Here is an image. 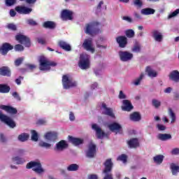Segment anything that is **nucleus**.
<instances>
[{
  "instance_id": "f257e3e1",
  "label": "nucleus",
  "mask_w": 179,
  "mask_h": 179,
  "mask_svg": "<svg viewBox=\"0 0 179 179\" xmlns=\"http://www.w3.org/2000/svg\"><path fill=\"white\" fill-rule=\"evenodd\" d=\"M38 62L40 71H50L51 67L57 66V65H58L57 62L50 61L44 55L39 56Z\"/></svg>"
},
{
  "instance_id": "f03ea898",
  "label": "nucleus",
  "mask_w": 179,
  "mask_h": 179,
  "mask_svg": "<svg viewBox=\"0 0 179 179\" xmlns=\"http://www.w3.org/2000/svg\"><path fill=\"white\" fill-rule=\"evenodd\" d=\"M78 66L83 70L89 69L90 68V55L86 53L80 54Z\"/></svg>"
},
{
  "instance_id": "7ed1b4c3",
  "label": "nucleus",
  "mask_w": 179,
  "mask_h": 179,
  "mask_svg": "<svg viewBox=\"0 0 179 179\" xmlns=\"http://www.w3.org/2000/svg\"><path fill=\"white\" fill-rule=\"evenodd\" d=\"M26 168L28 169H32V171L36 174H43L45 171L40 162L31 161L27 164Z\"/></svg>"
},
{
  "instance_id": "20e7f679",
  "label": "nucleus",
  "mask_w": 179,
  "mask_h": 179,
  "mask_svg": "<svg viewBox=\"0 0 179 179\" xmlns=\"http://www.w3.org/2000/svg\"><path fill=\"white\" fill-rule=\"evenodd\" d=\"M62 82L64 89H71V87H76V86H78V83L73 80L72 78H70L69 75L68 74L62 76Z\"/></svg>"
},
{
  "instance_id": "39448f33",
  "label": "nucleus",
  "mask_w": 179,
  "mask_h": 179,
  "mask_svg": "<svg viewBox=\"0 0 179 179\" xmlns=\"http://www.w3.org/2000/svg\"><path fill=\"white\" fill-rule=\"evenodd\" d=\"M97 26H100V22H94L91 23V24H87L85 33L87 34H90V36H93V34L96 33H100V29L93 30V29H95Z\"/></svg>"
},
{
  "instance_id": "423d86ee",
  "label": "nucleus",
  "mask_w": 179,
  "mask_h": 179,
  "mask_svg": "<svg viewBox=\"0 0 179 179\" xmlns=\"http://www.w3.org/2000/svg\"><path fill=\"white\" fill-rule=\"evenodd\" d=\"M15 40L20 43V44H24L26 47H30L31 45V42L30 41V38L23 35L17 34L15 36Z\"/></svg>"
},
{
  "instance_id": "0eeeda50",
  "label": "nucleus",
  "mask_w": 179,
  "mask_h": 179,
  "mask_svg": "<svg viewBox=\"0 0 179 179\" xmlns=\"http://www.w3.org/2000/svg\"><path fill=\"white\" fill-rule=\"evenodd\" d=\"M0 120L2 122H4V124H6V125L9 126L10 128H15V127H16V123H15V121H13V120H12L10 117H8L6 115H3L1 110H0Z\"/></svg>"
},
{
  "instance_id": "6e6552de",
  "label": "nucleus",
  "mask_w": 179,
  "mask_h": 179,
  "mask_svg": "<svg viewBox=\"0 0 179 179\" xmlns=\"http://www.w3.org/2000/svg\"><path fill=\"white\" fill-rule=\"evenodd\" d=\"M83 48L84 50H86V51L94 52V48H93V39H92V38L85 39L83 43Z\"/></svg>"
},
{
  "instance_id": "1a4fd4ad",
  "label": "nucleus",
  "mask_w": 179,
  "mask_h": 179,
  "mask_svg": "<svg viewBox=\"0 0 179 179\" xmlns=\"http://www.w3.org/2000/svg\"><path fill=\"white\" fill-rule=\"evenodd\" d=\"M73 13L69 10L64 9L62 11L60 17L62 20H72L73 19Z\"/></svg>"
},
{
  "instance_id": "9d476101",
  "label": "nucleus",
  "mask_w": 179,
  "mask_h": 179,
  "mask_svg": "<svg viewBox=\"0 0 179 179\" xmlns=\"http://www.w3.org/2000/svg\"><path fill=\"white\" fill-rule=\"evenodd\" d=\"M92 128L96 131V135L98 139H103L104 136H107L106 132L101 130V128H100L97 124H93Z\"/></svg>"
},
{
  "instance_id": "9b49d317",
  "label": "nucleus",
  "mask_w": 179,
  "mask_h": 179,
  "mask_svg": "<svg viewBox=\"0 0 179 179\" xmlns=\"http://www.w3.org/2000/svg\"><path fill=\"white\" fill-rule=\"evenodd\" d=\"M119 55L120 58V61L123 62H127V61H131V58H134V55L131 52L127 51H120Z\"/></svg>"
},
{
  "instance_id": "f8f14e48",
  "label": "nucleus",
  "mask_w": 179,
  "mask_h": 179,
  "mask_svg": "<svg viewBox=\"0 0 179 179\" xmlns=\"http://www.w3.org/2000/svg\"><path fill=\"white\" fill-rule=\"evenodd\" d=\"M13 50V45L9 43H4L0 47V54L1 55H6L9 51Z\"/></svg>"
},
{
  "instance_id": "ddd939ff",
  "label": "nucleus",
  "mask_w": 179,
  "mask_h": 179,
  "mask_svg": "<svg viewBox=\"0 0 179 179\" xmlns=\"http://www.w3.org/2000/svg\"><path fill=\"white\" fill-rule=\"evenodd\" d=\"M103 166L105 168L103 173H111V171H113V167L114 166V163H113L111 158L106 159L103 163Z\"/></svg>"
},
{
  "instance_id": "4468645a",
  "label": "nucleus",
  "mask_w": 179,
  "mask_h": 179,
  "mask_svg": "<svg viewBox=\"0 0 179 179\" xmlns=\"http://www.w3.org/2000/svg\"><path fill=\"white\" fill-rule=\"evenodd\" d=\"M116 43H117L120 48H125L128 44V38L125 36H120L116 38Z\"/></svg>"
},
{
  "instance_id": "2eb2a0df",
  "label": "nucleus",
  "mask_w": 179,
  "mask_h": 179,
  "mask_svg": "<svg viewBox=\"0 0 179 179\" xmlns=\"http://www.w3.org/2000/svg\"><path fill=\"white\" fill-rule=\"evenodd\" d=\"M15 10L18 13H21L22 15H29L31 13V11L33 10V9L30 8H27L26 6H17L15 7Z\"/></svg>"
},
{
  "instance_id": "dca6fc26",
  "label": "nucleus",
  "mask_w": 179,
  "mask_h": 179,
  "mask_svg": "<svg viewBox=\"0 0 179 179\" xmlns=\"http://www.w3.org/2000/svg\"><path fill=\"white\" fill-rule=\"evenodd\" d=\"M108 127L111 132H116V134L121 132L122 129L121 124H118L117 122L111 123Z\"/></svg>"
},
{
  "instance_id": "f3484780",
  "label": "nucleus",
  "mask_w": 179,
  "mask_h": 179,
  "mask_svg": "<svg viewBox=\"0 0 179 179\" xmlns=\"http://www.w3.org/2000/svg\"><path fill=\"white\" fill-rule=\"evenodd\" d=\"M123 106H122V111H132L134 110V106L131 103V101L124 99L122 101Z\"/></svg>"
},
{
  "instance_id": "a211bd4d",
  "label": "nucleus",
  "mask_w": 179,
  "mask_h": 179,
  "mask_svg": "<svg viewBox=\"0 0 179 179\" xmlns=\"http://www.w3.org/2000/svg\"><path fill=\"white\" fill-rule=\"evenodd\" d=\"M0 108L1 110H4V111H6V113H8V114H17V109L10 106L1 105Z\"/></svg>"
},
{
  "instance_id": "6ab92c4d",
  "label": "nucleus",
  "mask_w": 179,
  "mask_h": 179,
  "mask_svg": "<svg viewBox=\"0 0 179 179\" xmlns=\"http://www.w3.org/2000/svg\"><path fill=\"white\" fill-rule=\"evenodd\" d=\"M96 155V145L91 143L89 145L87 152V157L93 158Z\"/></svg>"
},
{
  "instance_id": "aec40b11",
  "label": "nucleus",
  "mask_w": 179,
  "mask_h": 179,
  "mask_svg": "<svg viewBox=\"0 0 179 179\" xmlns=\"http://www.w3.org/2000/svg\"><path fill=\"white\" fill-rule=\"evenodd\" d=\"M69 141L74 145V146H79V145H83L84 140L83 138H75L72 136H69Z\"/></svg>"
},
{
  "instance_id": "412c9836",
  "label": "nucleus",
  "mask_w": 179,
  "mask_h": 179,
  "mask_svg": "<svg viewBox=\"0 0 179 179\" xmlns=\"http://www.w3.org/2000/svg\"><path fill=\"white\" fill-rule=\"evenodd\" d=\"M102 107L105 110V112H103L102 114L108 115L109 117H111V118H115V115L113 113V109L107 108V105L105 103H102Z\"/></svg>"
},
{
  "instance_id": "4be33fe9",
  "label": "nucleus",
  "mask_w": 179,
  "mask_h": 179,
  "mask_svg": "<svg viewBox=\"0 0 179 179\" xmlns=\"http://www.w3.org/2000/svg\"><path fill=\"white\" fill-rule=\"evenodd\" d=\"M45 138L47 141H52L55 142V141H57V138H58V133L55 131L48 132L45 134Z\"/></svg>"
},
{
  "instance_id": "5701e85b",
  "label": "nucleus",
  "mask_w": 179,
  "mask_h": 179,
  "mask_svg": "<svg viewBox=\"0 0 179 179\" xmlns=\"http://www.w3.org/2000/svg\"><path fill=\"white\" fill-rule=\"evenodd\" d=\"M58 45L62 48V50H64V51H72L71 45H69V43H66V41H59L58 42Z\"/></svg>"
},
{
  "instance_id": "b1692460",
  "label": "nucleus",
  "mask_w": 179,
  "mask_h": 179,
  "mask_svg": "<svg viewBox=\"0 0 179 179\" xmlns=\"http://www.w3.org/2000/svg\"><path fill=\"white\" fill-rule=\"evenodd\" d=\"M127 145L131 149L139 148V140H138V138H131L129 141H127Z\"/></svg>"
},
{
  "instance_id": "393cba45",
  "label": "nucleus",
  "mask_w": 179,
  "mask_h": 179,
  "mask_svg": "<svg viewBox=\"0 0 179 179\" xmlns=\"http://www.w3.org/2000/svg\"><path fill=\"white\" fill-rule=\"evenodd\" d=\"M169 79H171V80H173V82H176V83H178L179 71L177 70L172 71L169 74Z\"/></svg>"
},
{
  "instance_id": "a878e982",
  "label": "nucleus",
  "mask_w": 179,
  "mask_h": 179,
  "mask_svg": "<svg viewBox=\"0 0 179 179\" xmlns=\"http://www.w3.org/2000/svg\"><path fill=\"white\" fill-rule=\"evenodd\" d=\"M68 148V143L65 140H62L56 144V150H64Z\"/></svg>"
},
{
  "instance_id": "bb28decb",
  "label": "nucleus",
  "mask_w": 179,
  "mask_h": 179,
  "mask_svg": "<svg viewBox=\"0 0 179 179\" xmlns=\"http://www.w3.org/2000/svg\"><path fill=\"white\" fill-rule=\"evenodd\" d=\"M0 75L1 76L10 77V75H12L10 69H9V67L8 66H2L1 68H0Z\"/></svg>"
},
{
  "instance_id": "cd10ccee",
  "label": "nucleus",
  "mask_w": 179,
  "mask_h": 179,
  "mask_svg": "<svg viewBox=\"0 0 179 179\" xmlns=\"http://www.w3.org/2000/svg\"><path fill=\"white\" fill-rule=\"evenodd\" d=\"M130 120L134 122H138L142 120V116L138 112H134L130 115Z\"/></svg>"
},
{
  "instance_id": "c85d7f7f",
  "label": "nucleus",
  "mask_w": 179,
  "mask_h": 179,
  "mask_svg": "<svg viewBox=\"0 0 179 179\" xmlns=\"http://www.w3.org/2000/svg\"><path fill=\"white\" fill-rule=\"evenodd\" d=\"M55 26V22L52 21H46L43 24V27H44L45 29H50V30L54 29Z\"/></svg>"
},
{
  "instance_id": "c756f323",
  "label": "nucleus",
  "mask_w": 179,
  "mask_h": 179,
  "mask_svg": "<svg viewBox=\"0 0 179 179\" xmlns=\"http://www.w3.org/2000/svg\"><path fill=\"white\" fill-rule=\"evenodd\" d=\"M141 12V15H145V16H148V15H154L156 10L153 8H143Z\"/></svg>"
},
{
  "instance_id": "7c9ffc66",
  "label": "nucleus",
  "mask_w": 179,
  "mask_h": 179,
  "mask_svg": "<svg viewBox=\"0 0 179 179\" xmlns=\"http://www.w3.org/2000/svg\"><path fill=\"white\" fill-rule=\"evenodd\" d=\"M152 36L156 41H159L160 43V41L163 40V35H162V34H160L157 30H154L152 31Z\"/></svg>"
},
{
  "instance_id": "2f4dec72",
  "label": "nucleus",
  "mask_w": 179,
  "mask_h": 179,
  "mask_svg": "<svg viewBox=\"0 0 179 179\" xmlns=\"http://www.w3.org/2000/svg\"><path fill=\"white\" fill-rule=\"evenodd\" d=\"M157 138L162 141H169V139H171V135L169 134H159Z\"/></svg>"
},
{
  "instance_id": "473e14b6",
  "label": "nucleus",
  "mask_w": 179,
  "mask_h": 179,
  "mask_svg": "<svg viewBox=\"0 0 179 179\" xmlns=\"http://www.w3.org/2000/svg\"><path fill=\"white\" fill-rule=\"evenodd\" d=\"M145 72H147L150 78H156V76H157V73L153 71L149 66L146 67Z\"/></svg>"
},
{
  "instance_id": "72a5a7b5",
  "label": "nucleus",
  "mask_w": 179,
  "mask_h": 179,
  "mask_svg": "<svg viewBox=\"0 0 179 179\" xmlns=\"http://www.w3.org/2000/svg\"><path fill=\"white\" fill-rule=\"evenodd\" d=\"M163 160H164V157L162 155H158L153 157V161L156 164H162L163 163Z\"/></svg>"
},
{
  "instance_id": "f704fd0d",
  "label": "nucleus",
  "mask_w": 179,
  "mask_h": 179,
  "mask_svg": "<svg viewBox=\"0 0 179 179\" xmlns=\"http://www.w3.org/2000/svg\"><path fill=\"white\" fill-rule=\"evenodd\" d=\"M10 87L5 84H0V93H9Z\"/></svg>"
},
{
  "instance_id": "c9c22d12",
  "label": "nucleus",
  "mask_w": 179,
  "mask_h": 179,
  "mask_svg": "<svg viewBox=\"0 0 179 179\" xmlns=\"http://www.w3.org/2000/svg\"><path fill=\"white\" fill-rule=\"evenodd\" d=\"M171 170L173 176H177V173H179V166L172 163L171 164Z\"/></svg>"
},
{
  "instance_id": "e433bc0d",
  "label": "nucleus",
  "mask_w": 179,
  "mask_h": 179,
  "mask_svg": "<svg viewBox=\"0 0 179 179\" xmlns=\"http://www.w3.org/2000/svg\"><path fill=\"white\" fill-rule=\"evenodd\" d=\"M79 170V165L76 164H71L67 166L68 171H78Z\"/></svg>"
},
{
  "instance_id": "4c0bfd02",
  "label": "nucleus",
  "mask_w": 179,
  "mask_h": 179,
  "mask_svg": "<svg viewBox=\"0 0 179 179\" xmlns=\"http://www.w3.org/2000/svg\"><path fill=\"white\" fill-rule=\"evenodd\" d=\"M125 35L127 38H134L135 37V31L134 29H127L125 31Z\"/></svg>"
},
{
  "instance_id": "58836bf2",
  "label": "nucleus",
  "mask_w": 179,
  "mask_h": 179,
  "mask_svg": "<svg viewBox=\"0 0 179 179\" xmlns=\"http://www.w3.org/2000/svg\"><path fill=\"white\" fill-rule=\"evenodd\" d=\"M29 134L22 133L18 136V140H20V142H26V141L29 139Z\"/></svg>"
},
{
  "instance_id": "ea45409f",
  "label": "nucleus",
  "mask_w": 179,
  "mask_h": 179,
  "mask_svg": "<svg viewBox=\"0 0 179 179\" xmlns=\"http://www.w3.org/2000/svg\"><path fill=\"white\" fill-rule=\"evenodd\" d=\"M168 113L169 115H170L171 118V124H173V122H176V113H174V111H173V109H171V108H169Z\"/></svg>"
},
{
  "instance_id": "a19ab883",
  "label": "nucleus",
  "mask_w": 179,
  "mask_h": 179,
  "mask_svg": "<svg viewBox=\"0 0 179 179\" xmlns=\"http://www.w3.org/2000/svg\"><path fill=\"white\" fill-rule=\"evenodd\" d=\"M152 105L153 106V107H155V108H159L162 106V101L156 99H153L152 100Z\"/></svg>"
},
{
  "instance_id": "79ce46f5",
  "label": "nucleus",
  "mask_w": 179,
  "mask_h": 179,
  "mask_svg": "<svg viewBox=\"0 0 179 179\" xmlns=\"http://www.w3.org/2000/svg\"><path fill=\"white\" fill-rule=\"evenodd\" d=\"M13 162H15L16 164H23L24 159L20 157H15L13 158Z\"/></svg>"
},
{
  "instance_id": "37998d69",
  "label": "nucleus",
  "mask_w": 179,
  "mask_h": 179,
  "mask_svg": "<svg viewBox=\"0 0 179 179\" xmlns=\"http://www.w3.org/2000/svg\"><path fill=\"white\" fill-rule=\"evenodd\" d=\"M127 159H128V156H127V155L125 154H122L117 159V161L123 162V163H127Z\"/></svg>"
},
{
  "instance_id": "c03bdc74",
  "label": "nucleus",
  "mask_w": 179,
  "mask_h": 179,
  "mask_svg": "<svg viewBox=\"0 0 179 179\" xmlns=\"http://www.w3.org/2000/svg\"><path fill=\"white\" fill-rule=\"evenodd\" d=\"M141 45H139L138 43H136L134 47L131 49L132 52H137L139 53L141 52Z\"/></svg>"
},
{
  "instance_id": "a18cd8bd",
  "label": "nucleus",
  "mask_w": 179,
  "mask_h": 179,
  "mask_svg": "<svg viewBox=\"0 0 179 179\" xmlns=\"http://www.w3.org/2000/svg\"><path fill=\"white\" fill-rule=\"evenodd\" d=\"M6 28L8 29V30H12L13 31H16V30H17V27L13 23L8 24L6 25Z\"/></svg>"
},
{
  "instance_id": "49530a36",
  "label": "nucleus",
  "mask_w": 179,
  "mask_h": 179,
  "mask_svg": "<svg viewBox=\"0 0 179 179\" xmlns=\"http://www.w3.org/2000/svg\"><path fill=\"white\" fill-rule=\"evenodd\" d=\"M31 134V140L34 142H37V141H38V134H37V131H36V130H32Z\"/></svg>"
},
{
  "instance_id": "de8ad7c7",
  "label": "nucleus",
  "mask_w": 179,
  "mask_h": 179,
  "mask_svg": "<svg viewBox=\"0 0 179 179\" xmlns=\"http://www.w3.org/2000/svg\"><path fill=\"white\" fill-rule=\"evenodd\" d=\"M39 146L41 148H45V149H50V148H51V144L44 141H41L39 142Z\"/></svg>"
},
{
  "instance_id": "09e8293b",
  "label": "nucleus",
  "mask_w": 179,
  "mask_h": 179,
  "mask_svg": "<svg viewBox=\"0 0 179 179\" xmlns=\"http://www.w3.org/2000/svg\"><path fill=\"white\" fill-rule=\"evenodd\" d=\"M143 76H145V75L143 73H141L139 76L138 78H137L136 80H135L134 84L135 85V86H138L139 85H141V80H142L143 79Z\"/></svg>"
},
{
  "instance_id": "8fccbe9b",
  "label": "nucleus",
  "mask_w": 179,
  "mask_h": 179,
  "mask_svg": "<svg viewBox=\"0 0 179 179\" xmlns=\"http://www.w3.org/2000/svg\"><path fill=\"white\" fill-rule=\"evenodd\" d=\"M134 6H136L137 8H142L143 3L141 0H134Z\"/></svg>"
},
{
  "instance_id": "3c124183",
  "label": "nucleus",
  "mask_w": 179,
  "mask_h": 179,
  "mask_svg": "<svg viewBox=\"0 0 179 179\" xmlns=\"http://www.w3.org/2000/svg\"><path fill=\"white\" fill-rule=\"evenodd\" d=\"M14 49L15 51H23L24 50V47L21 44H17L14 46Z\"/></svg>"
},
{
  "instance_id": "603ef678",
  "label": "nucleus",
  "mask_w": 179,
  "mask_h": 179,
  "mask_svg": "<svg viewBox=\"0 0 179 179\" xmlns=\"http://www.w3.org/2000/svg\"><path fill=\"white\" fill-rule=\"evenodd\" d=\"M27 23H28L29 24V26H37V24H38L37 23V22H36L33 19H28L27 20Z\"/></svg>"
},
{
  "instance_id": "864d4df0",
  "label": "nucleus",
  "mask_w": 179,
  "mask_h": 179,
  "mask_svg": "<svg viewBox=\"0 0 179 179\" xmlns=\"http://www.w3.org/2000/svg\"><path fill=\"white\" fill-rule=\"evenodd\" d=\"M16 3V0H6V6H13Z\"/></svg>"
},
{
  "instance_id": "5fc2aeb1",
  "label": "nucleus",
  "mask_w": 179,
  "mask_h": 179,
  "mask_svg": "<svg viewBox=\"0 0 179 179\" xmlns=\"http://www.w3.org/2000/svg\"><path fill=\"white\" fill-rule=\"evenodd\" d=\"M23 62V57H20L15 61V66H20Z\"/></svg>"
},
{
  "instance_id": "6e6d98bb",
  "label": "nucleus",
  "mask_w": 179,
  "mask_h": 179,
  "mask_svg": "<svg viewBox=\"0 0 179 179\" xmlns=\"http://www.w3.org/2000/svg\"><path fill=\"white\" fill-rule=\"evenodd\" d=\"M179 13V8L176 9L175 11H173V13H171L169 15V19H171V17H174L176 16H177Z\"/></svg>"
},
{
  "instance_id": "4d7b16f0",
  "label": "nucleus",
  "mask_w": 179,
  "mask_h": 179,
  "mask_svg": "<svg viewBox=\"0 0 179 179\" xmlns=\"http://www.w3.org/2000/svg\"><path fill=\"white\" fill-rule=\"evenodd\" d=\"M47 121L45 119H39L36 122V125H45Z\"/></svg>"
},
{
  "instance_id": "13d9d810",
  "label": "nucleus",
  "mask_w": 179,
  "mask_h": 179,
  "mask_svg": "<svg viewBox=\"0 0 179 179\" xmlns=\"http://www.w3.org/2000/svg\"><path fill=\"white\" fill-rule=\"evenodd\" d=\"M103 174H105V176H104L103 179H113V173H111V172L103 173Z\"/></svg>"
},
{
  "instance_id": "bf43d9fd",
  "label": "nucleus",
  "mask_w": 179,
  "mask_h": 179,
  "mask_svg": "<svg viewBox=\"0 0 179 179\" xmlns=\"http://www.w3.org/2000/svg\"><path fill=\"white\" fill-rule=\"evenodd\" d=\"M12 96L14 97V99H16V100H18V101H20L21 98H20V96H19V94H17V92H13Z\"/></svg>"
},
{
  "instance_id": "052dcab7",
  "label": "nucleus",
  "mask_w": 179,
  "mask_h": 179,
  "mask_svg": "<svg viewBox=\"0 0 179 179\" xmlns=\"http://www.w3.org/2000/svg\"><path fill=\"white\" fill-rule=\"evenodd\" d=\"M157 128L158 129L159 131H165L166 126H164L163 124H157Z\"/></svg>"
},
{
  "instance_id": "680f3d73",
  "label": "nucleus",
  "mask_w": 179,
  "mask_h": 179,
  "mask_svg": "<svg viewBox=\"0 0 179 179\" xmlns=\"http://www.w3.org/2000/svg\"><path fill=\"white\" fill-rule=\"evenodd\" d=\"M37 41L38 44H45V39H44V38H37Z\"/></svg>"
},
{
  "instance_id": "e2e57ef3",
  "label": "nucleus",
  "mask_w": 179,
  "mask_h": 179,
  "mask_svg": "<svg viewBox=\"0 0 179 179\" xmlns=\"http://www.w3.org/2000/svg\"><path fill=\"white\" fill-rule=\"evenodd\" d=\"M0 141L2 143H5V142H6V138L5 137L3 134H0Z\"/></svg>"
},
{
  "instance_id": "0e129e2a",
  "label": "nucleus",
  "mask_w": 179,
  "mask_h": 179,
  "mask_svg": "<svg viewBox=\"0 0 179 179\" xmlns=\"http://www.w3.org/2000/svg\"><path fill=\"white\" fill-rule=\"evenodd\" d=\"M119 99H127V96L124 94V93L122 91H120Z\"/></svg>"
},
{
  "instance_id": "69168bd1",
  "label": "nucleus",
  "mask_w": 179,
  "mask_h": 179,
  "mask_svg": "<svg viewBox=\"0 0 179 179\" xmlns=\"http://www.w3.org/2000/svg\"><path fill=\"white\" fill-rule=\"evenodd\" d=\"M171 155H179V148H174L171 152Z\"/></svg>"
},
{
  "instance_id": "338daca9",
  "label": "nucleus",
  "mask_w": 179,
  "mask_h": 179,
  "mask_svg": "<svg viewBox=\"0 0 179 179\" xmlns=\"http://www.w3.org/2000/svg\"><path fill=\"white\" fill-rule=\"evenodd\" d=\"M123 20H126L127 22H129V23H132V18L128 17V16H124L122 17Z\"/></svg>"
},
{
  "instance_id": "774afa93",
  "label": "nucleus",
  "mask_w": 179,
  "mask_h": 179,
  "mask_svg": "<svg viewBox=\"0 0 179 179\" xmlns=\"http://www.w3.org/2000/svg\"><path fill=\"white\" fill-rule=\"evenodd\" d=\"M88 179H99V177L96 174H91L88 176Z\"/></svg>"
}]
</instances>
